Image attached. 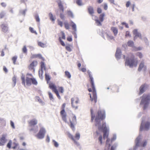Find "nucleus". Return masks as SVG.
<instances>
[{
	"label": "nucleus",
	"instance_id": "nucleus-18",
	"mask_svg": "<svg viewBox=\"0 0 150 150\" xmlns=\"http://www.w3.org/2000/svg\"><path fill=\"white\" fill-rule=\"evenodd\" d=\"M6 135H2V137L0 139V141L1 142H0V146L4 145V144L6 142Z\"/></svg>",
	"mask_w": 150,
	"mask_h": 150
},
{
	"label": "nucleus",
	"instance_id": "nucleus-20",
	"mask_svg": "<svg viewBox=\"0 0 150 150\" xmlns=\"http://www.w3.org/2000/svg\"><path fill=\"white\" fill-rule=\"evenodd\" d=\"M133 33L137 37H139L141 39H142L141 34L140 33L138 32L137 29H134L133 31Z\"/></svg>",
	"mask_w": 150,
	"mask_h": 150
},
{
	"label": "nucleus",
	"instance_id": "nucleus-62",
	"mask_svg": "<svg viewBox=\"0 0 150 150\" xmlns=\"http://www.w3.org/2000/svg\"><path fill=\"white\" fill-rule=\"evenodd\" d=\"M110 141V139L108 138L106 142V145H108L109 147H110V144L109 143V142Z\"/></svg>",
	"mask_w": 150,
	"mask_h": 150
},
{
	"label": "nucleus",
	"instance_id": "nucleus-34",
	"mask_svg": "<svg viewBox=\"0 0 150 150\" xmlns=\"http://www.w3.org/2000/svg\"><path fill=\"white\" fill-rule=\"evenodd\" d=\"M74 100H75V99L74 98H72L71 99V105H72V107H73V108H75V109H77L78 108V106L76 107L75 106H74L73 105V103H74Z\"/></svg>",
	"mask_w": 150,
	"mask_h": 150
},
{
	"label": "nucleus",
	"instance_id": "nucleus-43",
	"mask_svg": "<svg viewBox=\"0 0 150 150\" xmlns=\"http://www.w3.org/2000/svg\"><path fill=\"white\" fill-rule=\"evenodd\" d=\"M68 15L71 16V17L73 18L74 17V15L73 13L70 11H68L67 12Z\"/></svg>",
	"mask_w": 150,
	"mask_h": 150
},
{
	"label": "nucleus",
	"instance_id": "nucleus-6",
	"mask_svg": "<svg viewBox=\"0 0 150 150\" xmlns=\"http://www.w3.org/2000/svg\"><path fill=\"white\" fill-rule=\"evenodd\" d=\"M144 120L142 118V123L140 128V131L143 130H148L150 126V122H147L146 123L144 122Z\"/></svg>",
	"mask_w": 150,
	"mask_h": 150
},
{
	"label": "nucleus",
	"instance_id": "nucleus-31",
	"mask_svg": "<svg viewBox=\"0 0 150 150\" xmlns=\"http://www.w3.org/2000/svg\"><path fill=\"white\" fill-rule=\"evenodd\" d=\"M22 51L23 53L27 54V50L25 45L23 47L22 49Z\"/></svg>",
	"mask_w": 150,
	"mask_h": 150
},
{
	"label": "nucleus",
	"instance_id": "nucleus-52",
	"mask_svg": "<svg viewBox=\"0 0 150 150\" xmlns=\"http://www.w3.org/2000/svg\"><path fill=\"white\" fill-rule=\"evenodd\" d=\"M49 16L50 17V19L52 20V21H54V19L53 18V16L52 14L50 13L49 14Z\"/></svg>",
	"mask_w": 150,
	"mask_h": 150
},
{
	"label": "nucleus",
	"instance_id": "nucleus-56",
	"mask_svg": "<svg viewBox=\"0 0 150 150\" xmlns=\"http://www.w3.org/2000/svg\"><path fill=\"white\" fill-rule=\"evenodd\" d=\"M11 141H10L8 142V143L7 146L9 148H10L11 147Z\"/></svg>",
	"mask_w": 150,
	"mask_h": 150
},
{
	"label": "nucleus",
	"instance_id": "nucleus-45",
	"mask_svg": "<svg viewBox=\"0 0 150 150\" xmlns=\"http://www.w3.org/2000/svg\"><path fill=\"white\" fill-rule=\"evenodd\" d=\"M48 94L50 100L53 101L54 99L52 93L50 92H49Z\"/></svg>",
	"mask_w": 150,
	"mask_h": 150
},
{
	"label": "nucleus",
	"instance_id": "nucleus-11",
	"mask_svg": "<svg viewBox=\"0 0 150 150\" xmlns=\"http://www.w3.org/2000/svg\"><path fill=\"white\" fill-rule=\"evenodd\" d=\"M70 122L71 123L70 126L73 131L75 130V128L74 125H76L77 123L76 117L74 115L72 119V121L70 120Z\"/></svg>",
	"mask_w": 150,
	"mask_h": 150
},
{
	"label": "nucleus",
	"instance_id": "nucleus-22",
	"mask_svg": "<svg viewBox=\"0 0 150 150\" xmlns=\"http://www.w3.org/2000/svg\"><path fill=\"white\" fill-rule=\"evenodd\" d=\"M105 35L107 37L108 40H112L114 38L109 33V32L108 33H105Z\"/></svg>",
	"mask_w": 150,
	"mask_h": 150
},
{
	"label": "nucleus",
	"instance_id": "nucleus-16",
	"mask_svg": "<svg viewBox=\"0 0 150 150\" xmlns=\"http://www.w3.org/2000/svg\"><path fill=\"white\" fill-rule=\"evenodd\" d=\"M37 65V62L36 61H33L31 63L29 66V69L30 70H33V71L34 72L35 71V69L34 68V67H35Z\"/></svg>",
	"mask_w": 150,
	"mask_h": 150
},
{
	"label": "nucleus",
	"instance_id": "nucleus-46",
	"mask_svg": "<svg viewBox=\"0 0 150 150\" xmlns=\"http://www.w3.org/2000/svg\"><path fill=\"white\" fill-rule=\"evenodd\" d=\"M29 30L32 33H35L36 35L37 34V33L35 30H33V28L32 27H30L29 28Z\"/></svg>",
	"mask_w": 150,
	"mask_h": 150
},
{
	"label": "nucleus",
	"instance_id": "nucleus-28",
	"mask_svg": "<svg viewBox=\"0 0 150 150\" xmlns=\"http://www.w3.org/2000/svg\"><path fill=\"white\" fill-rule=\"evenodd\" d=\"M38 45L39 46L43 48H44L46 47V44L41 42H38Z\"/></svg>",
	"mask_w": 150,
	"mask_h": 150
},
{
	"label": "nucleus",
	"instance_id": "nucleus-35",
	"mask_svg": "<svg viewBox=\"0 0 150 150\" xmlns=\"http://www.w3.org/2000/svg\"><path fill=\"white\" fill-rule=\"evenodd\" d=\"M65 73L66 76L68 78H70L71 77V75L69 71H66L65 72Z\"/></svg>",
	"mask_w": 150,
	"mask_h": 150
},
{
	"label": "nucleus",
	"instance_id": "nucleus-10",
	"mask_svg": "<svg viewBox=\"0 0 150 150\" xmlns=\"http://www.w3.org/2000/svg\"><path fill=\"white\" fill-rule=\"evenodd\" d=\"M105 15L104 13H102V14L100 15L99 17V19H96L95 21L96 23L98 26H100L102 25L101 23L104 20V17Z\"/></svg>",
	"mask_w": 150,
	"mask_h": 150
},
{
	"label": "nucleus",
	"instance_id": "nucleus-30",
	"mask_svg": "<svg viewBox=\"0 0 150 150\" xmlns=\"http://www.w3.org/2000/svg\"><path fill=\"white\" fill-rule=\"evenodd\" d=\"M21 79L22 81V83L24 86H25V79L24 76L22 75L21 77Z\"/></svg>",
	"mask_w": 150,
	"mask_h": 150
},
{
	"label": "nucleus",
	"instance_id": "nucleus-26",
	"mask_svg": "<svg viewBox=\"0 0 150 150\" xmlns=\"http://www.w3.org/2000/svg\"><path fill=\"white\" fill-rule=\"evenodd\" d=\"M58 4L60 10H62V11H63L64 9L63 5L62 4L61 1H60L59 2H58Z\"/></svg>",
	"mask_w": 150,
	"mask_h": 150
},
{
	"label": "nucleus",
	"instance_id": "nucleus-23",
	"mask_svg": "<svg viewBox=\"0 0 150 150\" xmlns=\"http://www.w3.org/2000/svg\"><path fill=\"white\" fill-rule=\"evenodd\" d=\"M111 29L113 32L114 35H116L118 33L117 28L115 27H112L111 28Z\"/></svg>",
	"mask_w": 150,
	"mask_h": 150
},
{
	"label": "nucleus",
	"instance_id": "nucleus-33",
	"mask_svg": "<svg viewBox=\"0 0 150 150\" xmlns=\"http://www.w3.org/2000/svg\"><path fill=\"white\" fill-rule=\"evenodd\" d=\"M12 81L13 83V87H14L16 85V77L14 76L12 78Z\"/></svg>",
	"mask_w": 150,
	"mask_h": 150
},
{
	"label": "nucleus",
	"instance_id": "nucleus-25",
	"mask_svg": "<svg viewBox=\"0 0 150 150\" xmlns=\"http://www.w3.org/2000/svg\"><path fill=\"white\" fill-rule=\"evenodd\" d=\"M88 10L89 13L90 14H92L94 13L93 9L92 6H89L88 8Z\"/></svg>",
	"mask_w": 150,
	"mask_h": 150
},
{
	"label": "nucleus",
	"instance_id": "nucleus-60",
	"mask_svg": "<svg viewBox=\"0 0 150 150\" xmlns=\"http://www.w3.org/2000/svg\"><path fill=\"white\" fill-rule=\"evenodd\" d=\"M46 141L47 142H50V137L48 135H47V136Z\"/></svg>",
	"mask_w": 150,
	"mask_h": 150
},
{
	"label": "nucleus",
	"instance_id": "nucleus-41",
	"mask_svg": "<svg viewBox=\"0 0 150 150\" xmlns=\"http://www.w3.org/2000/svg\"><path fill=\"white\" fill-rule=\"evenodd\" d=\"M41 69L43 70L44 69L45 70H46V67L45 66L44 63L43 62H41Z\"/></svg>",
	"mask_w": 150,
	"mask_h": 150
},
{
	"label": "nucleus",
	"instance_id": "nucleus-1",
	"mask_svg": "<svg viewBox=\"0 0 150 150\" xmlns=\"http://www.w3.org/2000/svg\"><path fill=\"white\" fill-rule=\"evenodd\" d=\"M105 117V112L104 110H99L96 115L95 119V125L98 126V128L99 130H102L104 132L103 138H107L108 135L107 134L108 131L107 128L106 126V123L103 122L102 126L100 125L101 120H102Z\"/></svg>",
	"mask_w": 150,
	"mask_h": 150
},
{
	"label": "nucleus",
	"instance_id": "nucleus-24",
	"mask_svg": "<svg viewBox=\"0 0 150 150\" xmlns=\"http://www.w3.org/2000/svg\"><path fill=\"white\" fill-rule=\"evenodd\" d=\"M43 70L40 69L39 71V75L40 78L41 79H42L43 78Z\"/></svg>",
	"mask_w": 150,
	"mask_h": 150
},
{
	"label": "nucleus",
	"instance_id": "nucleus-50",
	"mask_svg": "<svg viewBox=\"0 0 150 150\" xmlns=\"http://www.w3.org/2000/svg\"><path fill=\"white\" fill-rule=\"evenodd\" d=\"M91 121L92 122L93 121V120L95 116L94 115H93V110L91 109Z\"/></svg>",
	"mask_w": 150,
	"mask_h": 150
},
{
	"label": "nucleus",
	"instance_id": "nucleus-2",
	"mask_svg": "<svg viewBox=\"0 0 150 150\" xmlns=\"http://www.w3.org/2000/svg\"><path fill=\"white\" fill-rule=\"evenodd\" d=\"M142 98L140 105L142 106L143 109L145 110L148 107L150 102V95L144 94Z\"/></svg>",
	"mask_w": 150,
	"mask_h": 150
},
{
	"label": "nucleus",
	"instance_id": "nucleus-32",
	"mask_svg": "<svg viewBox=\"0 0 150 150\" xmlns=\"http://www.w3.org/2000/svg\"><path fill=\"white\" fill-rule=\"evenodd\" d=\"M95 91L96 92V102H95V98H94V97L93 96V98H92V97H91V98H90V100H91V101H92L93 100H94V102L95 103H96V102H97V95H96V89H95Z\"/></svg>",
	"mask_w": 150,
	"mask_h": 150
},
{
	"label": "nucleus",
	"instance_id": "nucleus-4",
	"mask_svg": "<svg viewBox=\"0 0 150 150\" xmlns=\"http://www.w3.org/2000/svg\"><path fill=\"white\" fill-rule=\"evenodd\" d=\"M137 61L134 59H127L125 62V66H127L130 68L136 67L137 65Z\"/></svg>",
	"mask_w": 150,
	"mask_h": 150
},
{
	"label": "nucleus",
	"instance_id": "nucleus-63",
	"mask_svg": "<svg viewBox=\"0 0 150 150\" xmlns=\"http://www.w3.org/2000/svg\"><path fill=\"white\" fill-rule=\"evenodd\" d=\"M122 25H125V27L126 28H129V26H128V24L127 23H125V22H122Z\"/></svg>",
	"mask_w": 150,
	"mask_h": 150
},
{
	"label": "nucleus",
	"instance_id": "nucleus-64",
	"mask_svg": "<svg viewBox=\"0 0 150 150\" xmlns=\"http://www.w3.org/2000/svg\"><path fill=\"white\" fill-rule=\"evenodd\" d=\"M59 90H60V92L62 93H63L64 92V88L62 87H60L59 88Z\"/></svg>",
	"mask_w": 150,
	"mask_h": 150
},
{
	"label": "nucleus",
	"instance_id": "nucleus-47",
	"mask_svg": "<svg viewBox=\"0 0 150 150\" xmlns=\"http://www.w3.org/2000/svg\"><path fill=\"white\" fill-rule=\"evenodd\" d=\"M17 58V56H14L12 58V60L13 61V63L14 64H15L16 60Z\"/></svg>",
	"mask_w": 150,
	"mask_h": 150
},
{
	"label": "nucleus",
	"instance_id": "nucleus-8",
	"mask_svg": "<svg viewBox=\"0 0 150 150\" xmlns=\"http://www.w3.org/2000/svg\"><path fill=\"white\" fill-rule=\"evenodd\" d=\"M25 82L26 85L28 86H30L31 85L32 83L35 85L38 84L35 78H30L28 77H26V78Z\"/></svg>",
	"mask_w": 150,
	"mask_h": 150
},
{
	"label": "nucleus",
	"instance_id": "nucleus-5",
	"mask_svg": "<svg viewBox=\"0 0 150 150\" xmlns=\"http://www.w3.org/2000/svg\"><path fill=\"white\" fill-rule=\"evenodd\" d=\"M39 125L40 127V131L36 135V137L39 139H42L45 137L46 130L44 127L42 126V125L41 124H39Z\"/></svg>",
	"mask_w": 150,
	"mask_h": 150
},
{
	"label": "nucleus",
	"instance_id": "nucleus-54",
	"mask_svg": "<svg viewBox=\"0 0 150 150\" xmlns=\"http://www.w3.org/2000/svg\"><path fill=\"white\" fill-rule=\"evenodd\" d=\"M75 137L78 140H79L80 137V134L79 133H77L76 134Z\"/></svg>",
	"mask_w": 150,
	"mask_h": 150
},
{
	"label": "nucleus",
	"instance_id": "nucleus-40",
	"mask_svg": "<svg viewBox=\"0 0 150 150\" xmlns=\"http://www.w3.org/2000/svg\"><path fill=\"white\" fill-rule=\"evenodd\" d=\"M29 130L30 131H33L34 133H36L38 130V127L36 126V129L35 130H34V128H32L29 129Z\"/></svg>",
	"mask_w": 150,
	"mask_h": 150
},
{
	"label": "nucleus",
	"instance_id": "nucleus-17",
	"mask_svg": "<svg viewBox=\"0 0 150 150\" xmlns=\"http://www.w3.org/2000/svg\"><path fill=\"white\" fill-rule=\"evenodd\" d=\"M2 32L4 33H6L8 30V27L7 25L3 23L0 26Z\"/></svg>",
	"mask_w": 150,
	"mask_h": 150
},
{
	"label": "nucleus",
	"instance_id": "nucleus-19",
	"mask_svg": "<svg viewBox=\"0 0 150 150\" xmlns=\"http://www.w3.org/2000/svg\"><path fill=\"white\" fill-rule=\"evenodd\" d=\"M65 110L63 109L61 111L60 113L62 115V118L63 120L65 122H67V120L66 119V114L65 113Z\"/></svg>",
	"mask_w": 150,
	"mask_h": 150
},
{
	"label": "nucleus",
	"instance_id": "nucleus-49",
	"mask_svg": "<svg viewBox=\"0 0 150 150\" xmlns=\"http://www.w3.org/2000/svg\"><path fill=\"white\" fill-rule=\"evenodd\" d=\"M136 55L138 56L139 58H142L143 57V55L141 52H138L136 53Z\"/></svg>",
	"mask_w": 150,
	"mask_h": 150
},
{
	"label": "nucleus",
	"instance_id": "nucleus-39",
	"mask_svg": "<svg viewBox=\"0 0 150 150\" xmlns=\"http://www.w3.org/2000/svg\"><path fill=\"white\" fill-rule=\"evenodd\" d=\"M68 136L69 137L71 138L72 140L74 141V142H76V141L74 139V137L70 133H68Z\"/></svg>",
	"mask_w": 150,
	"mask_h": 150
},
{
	"label": "nucleus",
	"instance_id": "nucleus-36",
	"mask_svg": "<svg viewBox=\"0 0 150 150\" xmlns=\"http://www.w3.org/2000/svg\"><path fill=\"white\" fill-rule=\"evenodd\" d=\"M45 79H46L47 81V82L48 83V81H50V76L48 74H47L46 73L45 74Z\"/></svg>",
	"mask_w": 150,
	"mask_h": 150
},
{
	"label": "nucleus",
	"instance_id": "nucleus-7",
	"mask_svg": "<svg viewBox=\"0 0 150 150\" xmlns=\"http://www.w3.org/2000/svg\"><path fill=\"white\" fill-rule=\"evenodd\" d=\"M91 72L88 70V73L89 75V78L90 79L91 83V86L92 88V89L93 90V96L95 98V102L96 101V93L95 91V87L94 84V82L93 80V78L92 76V75L91 74Z\"/></svg>",
	"mask_w": 150,
	"mask_h": 150
},
{
	"label": "nucleus",
	"instance_id": "nucleus-27",
	"mask_svg": "<svg viewBox=\"0 0 150 150\" xmlns=\"http://www.w3.org/2000/svg\"><path fill=\"white\" fill-rule=\"evenodd\" d=\"M127 45L129 46L133 47L134 46V42L132 41H129L127 42Z\"/></svg>",
	"mask_w": 150,
	"mask_h": 150
},
{
	"label": "nucleus",
	"instance_id": "nucleus-44",
	"mask_svg": "<svg viewBox=\"0 0 150 150\" xmlns=\"http://www.w3.org/2000/svg\"><path fill=\"white\" fill-rule=\"evenodd\" d=\"M76 3L79 6H81L83 5L81 0H76Z\"/></svg>",
	"mask_w": 150,
	"mask_h": 150
},
{
	"label": "nucleus",
	"instance_id": "nucleus-57",
	"mask_svg": "<svg viewBox=\"0 0 150 150\" xmlns=\"http://www.w3.org/2000/svg\"><path fill=\"white\" fill-rule=\"evenodd\" d=\"M10 125L11 127L13 129L15 128V127L14 126V122L12 121H10Z\"/></svg>",
	"mask_w": 150,
	"mask_h": 150
},
{
	"label": "nucleus",
	"instance_id": "nucleus-59",
	"mask_svg": "<svg viewBox=\"0 0 150 150\" xmlns=\"http://www.w3.org/2000/svg\"><path fill=\"white\" fill-rule=\"evenodd\" d=\"M36 57H39L40 58L44 59V58L42 57L41 55L40 54H38L36 55Z\"/></svg>",
	"mask_w": 150,
	"mask_h": 150
},
{
	"label": "nucleus",
	"instance_id": "nucleus-9",
	"mask_svg": "<svg viewBox=\"0 0 150 150\" xmlns=\"http://www.w3.org/2000/svg\"><path fill=\"white\" fill-rule=\"evenodd\" d=\"M49 87L55 93L58 98L60 99H61L60 96L59 95L55 85L53 83H51L49 84Z\"/></svg>",
	"mask_w": 150,
	"mask_h": 150
},
{
	"label": "nucleus",
	"instance_id": "nucleus-38",
	"mask_svg": "<svg viewBox=\"0 0 150 150\" xmlns=\"http://www.w3.org/2000/svg\"><path fill=\"white\" fill-rule=\"evenodd\" d=\"M35 18L36 21L38 22H40V18L39 15L38 13H36L35 15Z\"/></svg>",
	"mask_w": 150,
	"mask_h": 150
},
{
	"label": "nucleus",
	"instance_id": "nucleus-58",
	"mask_svg": "<svg viewBox=\"0 0 150 150\" xmlns=\"http://www.w3.org/2000/svg\"><path fill=\"white\" fill-rule=\"evenodd\" d=\"M116 139V134H114L113 137L111 139V142H112L115 141Z\"/></svg>",
	"mask_w": 150,
	"mask_h": 150
},
{
	"label": "nucleus",
	"instance_id": "nucleus-48",
	"mask_svg": "<svg viewBox=\"0 0 150 150\" xmlns=\"http://www.w3.org/2000/svg\"><path fill=\"white\" fill-rule=\"evenodd\" d=\"M59 41L60 42L61 45L62 46H65V44L64 42L62 40L61 38L60 37H59Z\"/></svg>",
	"mask_w": 150,
	"mask_h": 150
},
{
	"label": "nucleus",
	"instance_id": "nucleus-42",
	"mask_svg": "<svg viewBox=\"0 0 150 150\" xmlns=\"http://www.w3.org/2000/svg\"><path fill=\"white\" fill-rule=\"evenodd\" d=\"M66 48L68 51L71 52L72 50L70 47V45H67L66 46Z\"/></svg>",
	"mask_w": 150,
	"mask_h": 150
},
{
	"label": "nucleus",
	"instance_id": "nucleus-15",
	"mask_svg": "<svg viewBox=\"0 0 150 150\" xmlns=\"http://www.w3.org/2000/svg\"><path fill=\"white\" fill-rule=\"evenodd\" d=\"M71 25L72 28V29L74 30L73 33L74 35V36L75 38H77V36L76 32L77 31L76 26V24L72 21H71Z\"/></svg>",
	"mask_w": 150,
	"mask_h": 150
},
{
	"label": "nucleus",
	"instance_id": "nucleus-14",
	"mask_svg": "<svg viewBox=\"0 0 150 150\" xmlns=\"http://www.w3.org/2000/svg\"><path fill=\"white\" fill-rule=\"evenodd\" d=\"M148 88V85L146 84H144L142 85L140 87L139 94L141 95Z\"/></svg>",
	"mask_w": 150,
	"mask_h": 150
},
{
	"label": "nucleus",
	"instance_id": "nucleus-55",
	"mask_svg": "<svg viewBox=\"0 0 150 150\" xmlns=\"http://www.w3.org/2000/svg\"><path fill=\"white\" fill-rule=\"evenodd\" d=\"M65 27L67 29H68L69 28V23H64Z\"/></svg>",
	"mask_w": 150,
	"mask_h": 150
},
{
	"label": "nucleus",
	"instance_id": "nucleus-13",
	"mask_svg": "<svg viewBox=\"0 0 150 150\" xmlns=\"http://www.w3.org/2000/svg\"><path fill=\"white\" fill-rule=\"evenodd\" d=\"M146 69V67L145 64V62L144 60H142L141 61L139 64L138 68V71H140L142 70L145 71Z\"/></svg>",
	"mask_w": 150,
	"mask_h": 150
},
{
	"label": "nucleus",
	"instance_id": "nucleus-3",
	"mask_svg": "<svg viewBox=\"0 0 150 150\" xmlns=\"http://www.w3.org/2000/svg\"><path fill=\"white\" fill-rule=\"evenodd\" d=\"M141 139V136L140 135L135 140V146L134 147L133 150H136L137 148L140 146L145 147L146 146L148 140L146 139L144 140L142 144H141L140 143Z\"/></svg>",
	"mask_w": 150,
	"mask_h": 150
},
{
	"label": "nucleus",
	"instance_id": "nucleus-29",
	"mask_svg": "<svg viewBox=\"0 0 150 150\" xmlns=\"http://www.w3.org/2000/svg\"><path fill=\"white\" fill-rule=\"evenodd\" d=\"M6 14V13L5 11H2L0 13V18H3Z\"/></svg>",
	"mask_w": 150,
	"mask_h": 150
},
{
	"label": "nucleus",
	"instance_id": "nucleus-51",
	"mask_svg": "<svg viewBox=\"0 0 150 150\" xmlns=\"http://www.w3.org/2000/svg\"><path fill=\"white\" fill-rule=\"evenodd\" d=\"M27 11V10L26 9H25L24 10H20V13H21L22 15H24V16H25V13Z\"/></svg>",
	"mask_w": 150,
	"mask_h": 150
},
{
	"label": "nucleus",
	"instance_id": "nucleus-53",
	"mask_svg": "<svg viewBox=\"0 0 150 150\" xmlns=\"http://www.w3.org/2000/svg\"><path fill=\"white\" fill-rule=\"evenodd\" d=\"M102 136L100 135V136L98 138V140H99V141L100 142V144H101V145L102 144Z\"/></svg>",
	"mask_w": 150,
	"mask_h": 150
},
{
	"label": "nucleus",
	"instance_id": "nucleus-12",
	"mask_svg": "<svg viewBox=\"0 0 150 150\" xmlns=\"http://www.w3.org/2000/svg\"><path fill=\"white\" fill-rule=\"evenodd\" d=\"M115 55L116 58L118 59L122 57L123 59H125V55L121 54V50L119 48H117Z\"/></svg>",
	"mask_w": 150,
	"mask_h": 150
},
{
	"label": "nucleus",
	"instance_id": "nucleus-61",
	"mask_svg": "<svg viewBox=\"0 0 150 150\" xmlns=\"http://www.w3.org/2000/svg\"><path fill=\"white\" fill-rule=\"evenodd\" d=\"M104 8L105 10H107L108 9V5L106 3H104Z\"/></svg>",
	"mask_w": 150,
	"mask_h": 150
},
{
	"label": "nucleus",
	"instance_id": "nucleus-37",
	"mask_svg": "<svg viewBox=\"0 0 150 150\" xmlns=\"http://www.w3.org/2000/svg\"><path fill=\"white\" fill-rule=\"evenodd\" d=\"M52 142L53 143V144L54 146L56 147H58L59 146V144L58 143L55 141L54 140H52Z\"/></svg>",
	"mask_w": 150,
	"mask_h": 150
},
{
	"label": "nucleus",
	"instance_id": "nucleus-21",
	"mask_svg": "<svg viewBox=\"0 0 150 150\" xmlns=\"http://www.w3.org/2000/svg\"><path fill=\"white\" fill-rule=\"evenodd\" d=\"M37 123L38 121L36 120L35 119L32 120H30L29 122V126H32L36 125L37 124Z\"/></svg>",
	"mask_w": 150,
	"mask_h": 150
}]
</instances>
